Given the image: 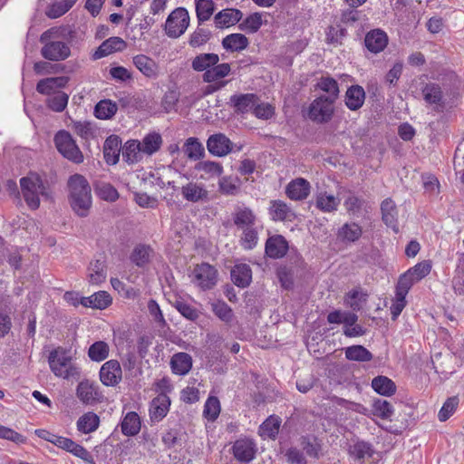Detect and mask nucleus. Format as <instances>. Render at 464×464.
Instances as JSON below:
<instances>
[{
	"mask_svg": "<svg viewBox=\"0 0 464 464\" xmlns=\"http://www.w3.org/2000/svg\"><path fill=\"white\" fill-rule=\"evenodd\" d=\"M121 432L126 436H134L140 430V420L134 411L128 412L123 418L121 424Z\"/></svg>",
	"mask_w": 464,
	"mask_h": 464,
	"instance_id": "nucleus-40",
	"label": "nucleus"
},
{
	"mask_svg": "<svg viewBox=\"0 0 464 464\" xmlns=\"http://www.w3.org/2000/svg\"><path fill=\"white\" fill-rule=\"evenodd\" d=\"M69 82L67 76L49 77L40 80L36 84V92L43 95L52 96L63 88Z\"/></svg>",
	"mask_w": 464,
	"mask_h": 464,
	"instance_id": "nucleus-15",
	"label": "nucleus"
},
{
	"mask_svg": "<svg viewBox=\"0 0 464 464\" xmlns=\"http://www.w3.org/2000/svg\"><path fill=\"white\" fill-rule=\"evenodd\" d=\"M424 101L433 105V110L437 112H442L446 106V100L441 87L437 83H428L422 89Z\"/></svg>",
	"mask_w": 464,
	"mask_h": 464,
	"instance_id": "nucleus-11",
	"label": "nucleus"
},
{
	"mask_svg": "<svg viewBox=\"0 0 464 464\" xmlns=\"http://www.w3.org/2000/svg\"><path fill=\"white\" fill-rule=\"evenodd\" d=\"M111 295L105 291H99L89 297H82L81 304L85 307L105 309L111 304Z\"/></svg>",
	"mask_w": 464,
	"mask_h": 464,
	"instance_id": "nucleus-34",
	"label": "nucleus"
},
{
	"mask_svg": "<svg viewBox=\"0 0 464 464\" xmlns=\"http://www.w3.org/2000/svg\"><path fill=\"white\" fill-rule=\"evenodd\" d=\"M100 380L108 387H115L122 379V370L120 362L111 359L104 362L100 369Z\"/></svg>",
	"mask_w": 464,
	"mask_h": 464,
	"instance_id": "nucleus-8",
	"label": "nucleus"
},
{
	"mask_svg": "<svg viewBox=\"0 0 464 464\" xmlns=\"http://www.w3.org/2000/svg\"><path fill=\"white\" fill-rule=\"evenodd\" d=\"M248 44V39L242 34H231L222 41L223 47L232 52L245 50Z\"/></svg>",
	"mask_w": 464,
	"mask_h": 464,
	"instance_id": "nucleus-43",
	"label": "nucleus"
},
{
	"mask_svg": "<svg viewBox=\"0 0 464 464\" xmlns=\"http://www.w3.org/2000/svg\"><path fill=\"white\" fill-rule=\"evenodd\" d=\"M118 107L110 100L99 102L94 109V114L98 119L107 120L112 118L117 112Z\"/></svg>",
	"mask_w": 464,
	"mask_h": 464,
	"instance_id": "nucleus-50",
	"label": "nucleus"
},
{
	"mask_svg": "<svg viewBox=\"0 0 464 464\" xmlns=\"http://www.w3.org/2000/svg\"><path fill=\"white\" fill-rule=\"evenodd\" d=\"M242 16L240 10L227 8L218 12L214 17V22L218 28L229 27L238 23Z\"/></svg>",
	"mask_w": 464,
	"mask_h": 464,
	"instance_id": "nucleus-26",
	"label": "nucleus"
},
{
	"mask_svg": "<svg viewBox=\"0 0 464 464\" xmlns=\"http://www.w3.org/2000/svg\"><path fill=\"white\" fill-rule=\"evenodd\" d=\"M125 47L126 43L121 37H110L103 41L102 44L96 49L92 54V59L99 60L112 53L122 51Z\"/></svg>",
	"mask_w": 464,
	"mask_h": 464,
	"instance_id": "nucleus-17",
	"label": "nucleus"
},
{
	"mask_svg": "<svg viewBox=\"0 0 464 464\" xmlns=\"http://www.w3.org/2000/svg\"><path fill=\"white\" fill-rule=\"evenodd\" d=\"M76 394L79 400L85 404L96 402L99 395L97 388L88 382H82L78 384Z\"/></svg>",
	"mask_w": 464,
	"mask_h": 464,
	"instance_id": "nucleus-39",
	"label": "nucleus"
},
{
	"mask_svg": "<svg viewBox=\"0 0 464 464\" xmlns=\"http://www.w3.org/2000/svg\"><path fill=\"white\" fill-rule=\"evenodd\" d=\"M289 246L287 240L282 235H274L266 239L265 246L266 255L273 259L284 257Z\"/></svg>",
	"mask_w": 464,
	"mask_h": 464,
	"instance_id": "nucleus-12",
	"label": "nucleus"
},
{
	"mask_svg": "<svg viewBox=\"0 0 464 464\" xmlns=\"http://www.w3.org/2000/svg\"><path fill=\"white\" fill-rule=\"evenodd\" d=\"M110 346L104 341L94 342L88 349V356L92 362H102L109 357Z\"/></svg>",
	"mask_w": 464,
	"mask_h": 464,
	"instance_id": "nucleus-44",
	"label": "nucleus"
},
{
	"mask_svg": "<svg viewBox=\"0 0 464 464\" xmlns=\"http://www.w3.org/2000/svg\"><path fill=\"white\" fill-rule=\"evenodd\" d=\"M345 357L350 361L370 362L373 356L372 353L362 345H352L345 349Z\"/></svg>",
	"mask_w": 464,
	"mask_h": 464,
	"instance_id": "nucleus-46",
	"label": "nucleus"
},
{
	"mask_svg": "<svg viewBox=\"0 0 464 464\" xmlns=\"http://www.w3.org/2000/svg\"><path fill=\"white\" fill-rule=\"evenodd\" d=\"M215 11V4L212 0H197L196 13L199 24L211 17Z\"/></svg>",
	"mask_w": 464,
	"mask_h": 464,
	"instance_id": "nucleus-53",
	"label": "nucleus"
},
{
	"mask_svg": "<svg viewBox=\"0 0 464 464\" xmlns=\"http://www.w3.org/2000/svg\"><path fill=\"white\" fill-rule=\"evenodd\" d=\"M365 92L360 85H352L345 93V104L352 111L359 110L364 102Z\"/></svg>",
	"mask_w": 464,
	"mask_h": 464,
	"instance_id": "nucleus-30",
	"label": "nucleus"
},
{
	"mask_svg": "<svg viewBox=\"0 0 464 464\" xmlns=\"http://www.w3.org/2000/svg\"><path fill=\"white\" fill-rule=\"evenodd\" d=\"M207 148L210 154L223 157L232 151L233 142L225 134L215 133L208 137Z\"/></svg>",
	"mask_w": 464,
	"mask_h": 464,
	"instance_id": "nucleus-10",
	"label": "nucleus"
},
{
	"mask_svg": "<svg viewBox=\"0 0 464 464\" xmlns=\"http://www.w3.org/2000/svg\"><path fill=\"white\" fill-rule=\"evenodd\" d=\"M382 219L384 224L391 227L395 233L399 232L398 209L394 201L388 198L381 204Z\"/></svg>",
	"mask_w": 464,
	"mask_h": 464,
	"instance_id": "nucleus-18",
	"label": "nucleus"
},
{
	"mask_svg": "<svg viewBox=\"0 0 464 464\" xmlns=\"http://www.w3.org/2000/svg\"><path fill=\"white\" fill-rule=\"evenodd\" d=\"M459 404L457 397H450L442 405L439 411L438 418L440 421H446L456 411Z\"/></svg>",
	"mask_w": 464,
	"mask_h": 464,
	"instance_id": "nucleus-64",
	"label": "nucleus"
},
{
	"mask_svg": "<svg viewBox=\"0 0 464 464\" xmlns=\"http://www.w3.org/2000/svg\"><path fill=\"white\" fill-rule=\"evenodd\" d=\"M55 31L53 28L44 31L40 36L41 55L47 61L61 62L66 60L71 55V48L68 44L53 40V35Z\"/></svg>",
	"mask_w": 464,
	"mask_h": 464,
	"instance_id": "nucleus-3",
	"label": "nucleus"
},
{
	"mask_svg": "<svg viewBox=\"0 0 464 464\" xmlns=\"http://www.w3.org/2000/svg\"><path fill=\"white\" fill-rule=\"evenodd\" d=\"M189 24V15L183 7L176 8L167 18L165 32L169 37L178 38L185 33Z\"/></svg>",
	"mask_w": 464,
	"mask_h": 464,
	"instance_id": "nucleus-6",
	"label": "nucleus"
},
{
	"mask_svg": "<svg viewBox=\"0 0 464 464\" xmlns=\"http://www.w3.org/2000/svg\"><path fill=\"white\" fill-rule=\"evenodd\" d=\"M121 150V139L117 135L109 136L103 144V155L105 161L110 165H115L119 161Z\"/></svg>",
	"mask_w": 464,
	"mask_h": 464,
	"instance_id": "nucleus-22",
	"label": "nucleus"
},
{
	"mask_svg": "<svg viewBox=\"0 0 464 464\" xmlns=\"http://www.w3.org/2000/svg\"><path fill=\"white\" fill-rule=\"evenodd\" d=\"M365 205L366 201L354 194H350L343 202L346 211L353 217L361 216Z\"/></svg>",
	"mask_w": 464,
	"mask_h": 464,
	"instance_id": "nucleus-52",
	"label": "nucleus"
},
{
	"mask_svg": "<svg viewBox=\"0 0 464 464\" xmlns=\"http://www.w3.org/2000/svg\"><path fill=\"white\" fill-rule=\"evenodd\" d=\"M317 87L326 92V99L336 101L339 97V86L337 82L332 77H322L317 82Z\"/></svg>",
	"mask_w": 464,
	"mask_h": 464,
	"instance_id": "nucleus-49",
	"label": "nucleus"
},
{
	"mask_svg": "<svg viewBox=\"0 0 464 464\" xmlns=\"http://www.w3.org/2000/svg\"><path fill=\"white\" fill-rule=\"evenodd\" d=\"M20 187L24 201L31 209H37L40 206V196L48 198V189L41 177L35 173L20 179Z\"/></svg>",
	"mask_w": 464,
	"mask_h": 464,
	"instance_id": "nucleus-2",
	"label": "nucleus"
},
{
	"mask_svg": "<svg viewBox=\"0 0 464 464\" xmlns=\"http://www.w3.org/2000/svg\"><path fill=\"white\" fill-rule=\"evenodd\" d=\"M372 387L377 393L383 396H391L396 392L395 383L390 378L383 375L373 378Z\"/></svg>",
	"mask_w": 464,
	"mask_h": 464,
	"instance_id": "nucleus-42",
	"label": "nucleus"
},
{
	"mask_svg": "<svg viewBox=\"0 0 464 464\" xmlns=\"http://www.w3.org/2000/svg\"><path fill=\"white\" fill-rule=\"evenodd\" d=\"M53 141L57 150L64 158L77 164L83 161V155L69 131L59 130L54 135Z\"/></svg>",
	"mask_w": 464,
	"mask_h": 464,
	"instance_id": "nucleus-5",
	"label": "nucleus"
},
{
	"mask_svg": "<svg viewBox=\"0 0 464 464\" xmlns=\"http://www.w3.org/2000/svg\"><path fill=\"white\" fill-rule=\"evenodd\" d=\"M362 235V227L355 223H344L337 231V239L343 243H353L360 239Z\"/></svg>",
	"mask_w": 464,
	"mask_h": 464,
	"instance_id": "nucleus-25",
	"label": "nucleus"
},
{
	"mask_svg": "<svg viewBox=\"0 0 464 464\" xmlns=\"http://www.w3.org/2000/svg\"><path fill=\"white\" fill-rule=\"evenodd\" d=\"M218 62L219 56L217 53H200L192 60L191 67L196 72H205Z\"/></svg>",
	"mask_w": 464,
	"mask_h": 464,
	"instance_id": "nucleus-37",
	"label": "nucleus"
},
{
	"mask_svg": "<svg viewBox=\"0 0 464 464\" xmlns=\"http://www.w3.org/2000/svg\"><path fill=\"white\" fill-rule=\"evenodd\" d=\"M242 230H243V234H242V237L240 239L241 246L245 249H248V250L253 249L257 244V240H258L257 231L254 228V227H249L244 228Z\"/></svg>",
	"mask_w": 464,
	"mask_h": 464,
	"instance_id": "nucleus-60",
	"label": "nucleus"
},
{
	"mask_svg": "<svg viewBox=\"0 0 464 464\" xmlns=\"http://www.w3.org/2000/svg\"><path fill=\"white\" fill-rule=\"evenodd\" d=\"M233 283L241 288L247 287L252 281V270L246 264H237L231 270Z\"/></svg>",
	"mask_w": 464,
	"mask_h": 464,
	"instance_id": "nucleus-29",
	"label": "nucleus"
},
{
	"mask_svg": "<svg viewBox=\"0 0 464 464\" xmlns=\"http://www.w3.org/2000/svg\"><path fill=\"white\" fill-rule=\"evenodd\" d=\"M268 214L273 221H293L295 218L294 210L283 200L270 201Z\"/></svg>",
	"mask_w": 464,
	"mask_h": 464,
	"instance_id": "nucleus-13",
	"label": "nucleus"
},
{
	"mask_svg": "<svg viewBox=\"0 0 464 464\" xmlns=\"http://www.w3.org/2000/svg\"><path fill=\"white\" fill-rule=\"evenodd\" d=\"M373 452L372 444L365 441H357L350 448L351 456L358 460H363L371 458Z\"/></svg>",
	"mask_w": 464,
	"mask_h": 464,
	"instance_id": "nucleus-54",
	"label": "nucleus"
},
{
	"mask_svg": "<svg viewBox=\"0 0 464 464\" xmlns=\"http://www.w3.org/2000/svg\"><path fill=\"white\" fill-rule=\"evenodd\" d=\"M452 285L456 294L464 295V254L459 257Z\"/></svg>",
	"mask_w": 464,
	"mask_h": 464,
	"instance_id": "nucleus-55",
	"label": "nucleus"
},
{
	"mask_svg": "<svg viewBox=\"0 0 464 464\" xmlns=\"http://www.w3.org/2000/svg\"><path fill=\"white\" fill-rule=\"evenodd\" d=\"M231 67L229 63H217L210 69L207 70L202 75L203 82H225L223 80L229 74Z\"/></svg>",
	"mask_w": 464,
	"mask_h": 464,
	"instance_id": "nucleus-33",
	"label": "nucleus"
},
{
	"mask_svg": "<svg viewBox=\"0 0 464 464\" xmlns=\"http://www.w3.org/2000/svg\"><path fill=\"white\" fill-rule=\"evenodd\" d=\"M170 405L169 398L160 393L152 400L151 406L150 409V416L152 421L161 420L168 413Z\"/></svg>",
	"mask_w": 464,
	"mask_h": 464,
	"instance_id": "nucleus-24",
	"label": "nucleus"
},
{
	"mask_svg": "<svg viewBox=\"0 0 464 464\" xmlns=\"http://www.w3.org/2000/svg\"><path fill=\"white\" fill-rule=\"evenodd\" d=\"M141 151L148 156H151L159 151L162 145L161 135L156 131L150 132L140 141Z\"/></svg>",
	"mask_w": 464,
	"mask_h": 464,
	"instance_id": "nucleus-36",
	"label": "nucleus"
},
{
	"mask_svg": "<svg viewBox=\"0 0 464 464\" xmlns=\"http://www.w3.org/2000/svg\"><path fill=\"white\" fill-rule=\"evenodd\" d=\"M334 101L326 99L325 95H321L310 104L308 116L313 121L318 123L328 122L334 112Z\"/></svg>",
	"mask_w": 464,
	"mask_h": 464,
	"instance_id": "nucleus-7",
	"label": "nucleus"
},
{
	"mask_svg": "<svg viewBox=\"0 0 464 464\" xmlns=\"http://www.w3.org/2000/svg\"><path fill=\"white\" fill-rule=\"evenodd\" d=\"M107 266L105 261L94 260L88 266L87 278L90 284L99 285L105 282L107 277Z\"/></svg>",
	"mask_w": 464,
	"mask_h": 464,
	"instance_id": "nucleus-27",
	"label": "nucleus"
},
{
	"mask_svg": "<svg viewBox=\"0 0 464 464\" xmlns=\"http://www.w3.org/2000/svg\"><path fill=\"white\" fill-rule=\"evenodd\" d=\"M220 412V402L217 397H209L204 407V416L210 420H215Z\"/></svg>",
	"mask_w": 464,
	"mask_h": 464,
	"instance_id": "nucleus-62",
	"label": "nucleus"
},
{
	"mask_svg": "<svg viewBox=\"0 0 464 464\" xmlns=\"http://www.w3.org/2000/svg\"><path fill=\"white\" fill-rule=\"evenodd\" d=\"M170 368L174 374L186 375L192 368V357L187 353H177L170 359Z\"/></svg>",
	"mask_w": 464,
	"mask_h": 464,
	"instance_id": "nucleus-28",
	"label": "nucleus"
},
{
	"mask_svg": "<svg viewBox=\"0 0 464 464\" xmlns=\"http://www.w3.org/2000/svg\"><path fill=\"white\" fill-rule=\"evenodd\" d=\"M154 254L153 249L143 244L137 245L130 254V260L138 267H144L150 262Z\"/></svg>",
	"mask_w": 464,
	"mask_h": 464,
	"instance_id": "nucleus-35",
	"label": "nucleus"
},
{
	"mask_svg": "<svg viewBox=\"0 0 464 464\" xmlns=\"http://www.w3.org/2000/svg\"><path fill=\"white\" fill-rule=\"evenodd\" d=\"M301 446L305 454L314 459H319L321 445L315 438L313 440L309 437L301 438Z\"/></svg>",
	"mask_w": 464,
	"mask_h": 464,
	"instance_id": "nucleus-57",
	"label": "nucleus"
},
{
	"mask_svg": "<svg viewBox=\"0 0 464 464\" xmlns=\"http://www.w3.org/2000/svg\"><path fill=\"white\" fill-rule=\"evenodd\" d=\"M135 67L146 77L155 78L157 76L158 66L153 59L145 55L138 54L133 57Z\"/></svg>",
	"mask_w": 464,
	"mask_h": 464,
	"instance_id": "nucleus-32",
	"label": "nucleus"
},
{
	"mask_svg": "<svg viewBox=\"0 0 464 464\" xmlns=\"http://www.w3.org/2000/svg\"><path fill=\"white\" fill-rule=\"evenodd\" d=\"M56 441L57 443L55 446L73 454L86 462L93 463V459L91 453L72 440L60 436Z\"/></svg>",
	"mask_w": 464,
	"mask_h": 464,
	"instance_id": "nucleus-20",
	"label": "nucleus"
},
{
	"mask_svg": "<svg viewBox=\"0 0 464 464\" xmlns=\"http://www.w3.org/2000/svg\"><path fill=\"white\" fill-rule=\"evenodd\" d=\"M195 169L210 176L217 177L220 176L223 172V167L220 163L210 160L199 161L196 164Z\"/></svg>",
	"mask_w": 464,
	"mask_h": 464,
	"instance_id": "nucleus-59",
	"label": "nucleus"
},
{
	"mask_svg": "<svg viewBox=\"0 0 464 464\" xmlns=\"http://www.w3.org/2000/svg\"><path fill=\"white\" fill-rule=\"evenodd\" d=\"M364 44L370 52L378 53L387 46L388 36L381 29L372 30L365 35Z\"/></svg>",
	"mask_w": 464,
	"mask_h": 464,
	"instance_id": "nucleus-21",
	"label": "nucleus"
},
{
	"mask_svg": "<svg viewBox=\"0 0 464 464\" xmlns=\"http://www.w3.org/2000/svg\"><path fill=\"white\" fill-rule=\"evenodd\" d=\"M77 0H63L52 5L46 14L50 18H58L69 11Z\"/></svg>",
	"mask_w": 464,
	"mask_h": 464,
	"instance_id": "nucleus-56",
	"label": "nucleus"
},
{
	"mask_svg": "<svg viewBox=\"0 0 464 464\" xmlns=\"http://www.w3.org/2000/svg\"><path fill=\"white\" fill-rule=\"evenodd\" d=\"M219 189L223 194L236 195L239 191L237 179L232 177H223L219 180Z\"/></svg>",
	"mask_w": 464,
	"mask_h": 464,
	"instance_id": "nucleus-63",
	"label": "nucleus"
},
{
	"mask_svg": "<svg viewBox=\"0 0 464 464\" xmlns=\"http://www.w3.org/2000/svg\"><path fill=\"white\" fill-rule=\"evenodd\" d=\"M193 274L195 282L203 290L211 289L217 284L218 271L208 263L198 265Z\"/></svg>",
	"mask_w": 464,
	"mask_h": 464,
	"instance_id": "nucleus-9",
	"label": "nucleus"
},
{
	"mask_svg": "<svg viewBox=\"0 0 464 464\" xmlns=\"http://www.w3.org/2000/svg\"><path fill=\"white\" fill-rule=\"evenodd\" d=\"M233 221L235 226L239 229L254 227L256 215L249 208L237 207L233 213Z\"/></svg>",
	"mask_w": 464,
	"mask_h": 464,
	"instance_id": "nucleus-31",
	"label": "nucleus"
},
{
	"mask_svg": "<svg viewBox=\"0 0 464 464\" xmlns=\"http://www.w3.org/2000/svg\"><path fill=\"white\" fill-rule=\"evenodd\" d=\"M210 37L211 33L209 30L197 28L190 35L188 44L193 48H197L208 43Z\"/></svg>",
	"mask_w": 464,
	"mask_h": 464,
	"instance_id": "nucleus-58",
	"label": "nucleus"
},
{
	"mask_svg": "<svg viewBox=\"0 0 464 464\" xmlns=\"http://www.w3.org/2000/svg\"><path fill=\"white\" fill-rule=\"evenodd\" d=\"M259 101L255 93L234 94L229 99L230 105L237 113H246L254 109Z\"/></svg>",
	"mask_w": 464,
	"mask_h": 464,
	"instance_id": "nucleus-19",
	"label": "nucleus"
},
{
	"mask_svg": "<svg viewBox=\"0 0 464 464\" xmlns=\"http://www.w3.org/2000/svg\"><path fill=\"white\" fill-rule=\"evenodd\" d=\"M181 194L188 202L197 203L208 199V191L202 183L188 182L181 187Z\"/></svg>",
	"mask_w": 464,
	"mask_h": 464,
	"instance_id": "nucleus-14",
	"label": "nucleus"
},
{
	"mask_svg": "<svg viewBox=\"0 0 464 464\" xmlns=\"http://www.w3.org/2000/svg\"><path fill=\"white\" fill-rule=\"evenodd\" d=\"M142 154L140 141L135 140L127 141L122 149V158L129 164L140 161Z\"/></svg>",
	"mask_w": 464,
	"mask_h": 464,
	"instance_id": "nucleus-38",
	"label": "nucleus"
},
{
	"mask_svg": "<svg viewBox=\"0 0 464 464\" xmlns=\"http://www.w3.org/2000/svg\"><path fill=\"white\" fill-rule=\"evenodd\" d=\"M310 190V183L304 178H297L286 186L285 194L293 200H304L309 196Z\"/></svg>",
	"mask_w": 464,
	"mask_h": 464,
	"instance_id": "nucleus-16",
	"label": "nucleus"
},
{
	"mask_svg": "<svg viewBox=\"0 0 464 464\" xmlns=\"http://www.w3.org/2000/svg\"><path fill=\"white\" fill-rule=\"evenodd\" d=\"M68 201L73 212L85 218L92 207V188L86 178L81 174L72 175L67 181Z\"/></svg>",
	"mask_w": 464,
	"mask_h": 464,
	"instance_id": "nucleus-1",
	"label": "nucleus"
},
{
	"mask_svg": "<svg viewBox=\"0 0 464 464\" xmlns=\"http://www.w3.org/2000/svg\"><path fill=\"white\" fill-rule=\"evenodd\" d=\"M100 419L93 412H87L79 418L77 421V429L82 433H91L99 427Z\"/></svg>",
	"mask_w": 464,
	"mask_h": 464,
	"instance_id": "nucleus-45",
	"label": "nucleus"
},
{
	"mask_svg": "<svg viewBox=\"0 0 464 464\" xmlns=\"http://www.w3.org/2000/svg\"><path fill=\"white\" fill-rule=\"evenodd\" d=\"M340 204V200L333 195L321 192L317 195L315 205L323 212L335 211Z\"/></svg>",
	"mask_w": 464,
	"mask_h": 464,
	"instance_id": "nucleus-47",
	"label": "nucleus"
},
{
	"mask_svg": "<svg viewBox=\"0 0 464 464\" xmlns=\"http://www.w3.org/2000/svg\"><path fill=\"white\" fill-rule=\"evenodd\" d=\"M70 351L59 346L53 349L48 356V362L53 373L63 379H69L79 374V369L72 362Z\"/></svg>",
	"mask_w": 464,
	"mask_h": 464,
	"instance_id": "nucleus-4",
	"label": "nucleus"
},
{
	"mask_svg": "<svg viewBox=\"0 0 464 464\" xmlns=\"http://www.w3.org/2000/svg\"><path fill=\"white\" fill-rule=\"evenodd\" d=\"M280 426L281 419L278 416L271 415L260 425L259 430L263 435L275 440L279 432Z\"/></svg>",
	"mask_w": 464,
	"mask_h": 464,
	"instance_id": "nucleus-51",
	"label": "nucleus"
},
{
	"mask_svg": "<svg viewBox=\"0 0 464 464\" xmlns=\"http://www.w3.org/2000/svg\"><path fill=\"white\" fill-rule=\"evenodd\" d=\"M255 443L249 440H238L233 445V454L241 462H249L255 457Z\"/></svg>",
	"mask_w": 464,
	"mask_h": 464,
	"instance_id": "nucleus-23",
	"label": "nucleus"
},
{
	"mask_svg": "<svg viewBox=\"0 0 464 464\" xmlns=\"http://www.w3.org/2000/svg\"><path fill=\"white\" fill-rule=\"evenodd\" d=\"M69 95L63 91H58L47 98L46 105L53 111L62 112L67 107Z\"/></svg>",
	"mask_w": 464,
	"mask_h": 464,
	"instance_id": "nucleus-48",
	"label": "nucleus"
},
{
	"mask_svg": "<svg viewBox=\"0 0 464 464\" xmlns=\"http://www.w3.org/2000/svg\"><path fill=\"white\" fill-rule=\"evenodd\" d=\"M212 311L225 323H229L233 319V311L225 302L218 301L212 304Z\"/></svg>",
	"mask_w": 464,
	"mask_h": 464,
	"instance_id": "nucleus-61",
	"label": "nucleus"
},
{
	"mask_svg": "<svg viewBox=\"0 0 464 464\" xmlns=\"http://www.w3.org/2000/svg\"><path fill=\"white\" fill-rule=\"evenodd\" d=\"M183 151L190 160H198L205 155V149L198 138H188L183 146Z\"/></svg>",
	"mask_w": 464,
	"mask_h": 464,
	"instance_id": "nucleus-41",
	"label": "nucleus"
}]
</instances>
